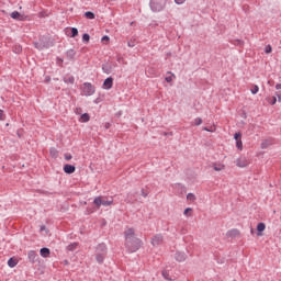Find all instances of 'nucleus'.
Masks as SVG:
<instances>
[{
  "label": "nucleus",
  "instance_id": "obj_1",
  "mask_svg": "<svg viewBox=\"0 0 281 281\" xmlns=\"http://www.w3.org/2000/svg\"><path fill=\"white\" fill-rule=\"evenodd\" d=\"M124 236H125V248L130 254H135V251H138L144 245L142 239L135 236V228H127L124 232Z\"/></svg>",
  "mask_w": 281,
  "mask_h": 281
},
{
  "label": "nucleus",
  "instance_id": "obj_2",
  "mask_svg": "<svg viewBox=\"0 0 281 281\" xmlns=\"http://www.w3.org/2000/svg\"><path fill=\"white\" fill-rule=\"evenodd\" d=\"M106 251H108V248H106V244L104 243L99 244L95 247V260L99 265H102V262H104V258H106Z\"/></svg>",
  "mask_w": 281,
  "mask_h": 281
},
{
  "label": "nucleus",
  "instance_id": "obj_3",
  "mask_svg": "<svg viewBox=\"0 0 281 281\" xmlns=\"http://www.w3.org/2000/svg\"><path fill=\"white\" fill-rule=\"evenodd\" d=\"M94 209H91L89 211V214H93L95 210H100V206L103 205V207H109V205H113V200H104L102 196H97L93 200Z\"/></svg>",
  "mask_w": 281,
  "mask_h": 281
},
{
  "label": "nucleus",
  "instance_id": "obj_4",
  "mask_svg": "<svg viewBox=\"0 0 281 281\" xmlns=\"http://www.w3.org/2000/svg\"><path fill=\"white\" fill-rule=\"evenodd\" d=\"M35 49H38L40 52L43 49H49L52 47V42H49V38L45 36H41L37 42L33 43Z\"/></svg>",
  "mask_w": 281,
  "mask_h": 281
},
{
  "label": "nucleus",
  "instance_id": "obj_5",
  "mask_svg": "<svg viewBox=\"0 0 281 281\" xmlns=\"http://www.w3.org/2000/svg\"><path fill=\"white\" fill-rule=\"evenodd\" d=\"M149 8L151 12H161L166 8L165 0H150Z\"/></svg>",
  "mask_w": 281,
  "mask_h": 281
},
{
  "label": "nucleus",
  "instance_id": "obj_6",
  "mask_svg": "<svg viewBox=\"0 0 281 281\" xmlns=\"http://www.w3.org/2000/svg\"><path fill=\"white\" fill-rule=\"evenodd\" d=\"M82 93L83 95H93V93H95V86L91 85V82H85L82 85Z\"/></svg>",
  "mask_w": 281,
  "mask_h": 281
},
{
  "label": "nucleus",
  "instance_id": "obj_7",
  "mask_svg": "<svg viewBox=\"0 0 281 281\" xmlns=\"http://www.w3.org/2000/svg\"><path fill=\"white\" fill-rule=\"evenodd\" d=\"M151 245L153 247H159V245H161V243H164V235L161 234H156L153 238H151Z\"/></svg>",
  "mask_w": 281,
  "mask_h": 281
},
{
  "label": "nucleus",
  "instance_id": "obj_8",
  "mask_svg": "<svg viewBox=\"0 0 281 281\" xmlns=\"http://www.w3.org/2000/svg\"><path fill=\"white\" fill-rule=\"evenodd\" d=\"M234 139L236 140V148L243 150V134L240 132L235 133Z\"/></svg>",
  "mask_w": 281,
  "mask_h": 281
},
{
  "label": "nucleus",
  "instance_id": "obj_9",
  "mask_svg": "<svg viewBox=\"0 0 281 281\" xmlns=\"http://www.w3.org/2000/svg\"><path fill=\"white\" fill-rule=\"evenodd\" d=\"M137 201V192H130L125 199V203H136Z\"/></svg>",
  "mask_w": 281,
  "mask_h": 281
},
{
  "label": "nucleus",
  "instance_id": "obj_10",
  "mask_svg": "<svg viewBox=\"0 0 281 281\" xmlns=\"http://www.w3.org/2000/svg\"><path fill=\"white\" fill-rule=\"evenodd\" d=\"M27 258H29L30 262H32V265H34L35 262L38 261V255L34 250H30L27 252Z\"/></svg>",
  "mask_w": 281,
  "mask_h": 281
},
{
  "label": "nucleus",
  "instance_id": "obj_11",
  "mask_svg": "<svg viewBox=\"0 0 281 281\" xmlns=\"http://www.w3.org/2000/svg\"><path fill=\"white\" fill-rule=\"evenodd\" d=\"M103 89H106L108 91H109V89H113V77H108L103 81Z\"/></svg>",
  "mask_w": 281,
  "mask_h": 281
},
{
  "label": "nucleus",
  "instance_id": "obj_12",
  "mask_svg": "<svg viewBox=\"0 0 281 281\" xmlns=\"http://www.w3.org/2000/svg\"><path fill=\"white\" fill-rule=\"evenodd\" d=\"M64 172L66 175H74V172H76V166L69 165V164L65 165L64 166Z\"/></svg>",
  "mask_w": 281,
  "mask_h": 281
},
{
  "label": "nucleus",
  "instance_id": "obj_13",
  "mask_svg": "<svg viewBox=\"0 0 281 281\" xmlns=\"http://www.w3.org/2000/svg\"><path fill=\"white\" fill-rule=\"evenodd\" d=\"M227 238H237V236H240V231L233 228L226 233Z\"/></svg>",
  "mask_w": 281,
  "mask_h": 281
},
{
  "label": "nucleus",
  "instance_id": "obj_14",
  "mask_svg": "<svg viewBox=\"0 0 281 281\" xmlns=\"http://www.w3.org/2000/svg\"><path fill=\"white\" fill-rule=\"evenodd\" d=\"M267 229V225L262 222L257 224V236H262V232Z\"/></svg>",
  "mask_w": 281,
  "mask_h": 281
},
{
  "label": "nucleus",
  "instance_id": "obj_15",
  "mask_svg": "<svg viewBox=\"0 0 281 281\" xmlns=\"http://www.w3.org/2000/svg\"><path fill=\"white\" fill-rule=\"evenodd\" d=\"M186 258H187V256L184 252L178 251L175 255V259L177 260V262H183V261H186Z\"/></svg>",
  "mask_w": 281,
  "mask_h": 281
},
{
  "label": "nucleus",
  "instance_id": "obj_16",
  "mask_svg": "<svg viewBox=\"0 0 281 281\" xmlns=\"http://www.w3.org/2000/svg\"><path fill=\"white\" fill-rule=\"evenodd\" d=\"M11 19H14L15 21H23V14H21L19 11H13L10 14Z\"/></svg>",
  "mask_w": 281,
  "mask_h": 281
},
{
  "label": "nucleus",
  "instance_id": "obj_17",
  "mask_svg": "<svg viewBox=\"0 0 281 281\" xmlns=\"http://www.w3.org/2000/svg\"><path fill=\"white\" fill-rule=\"evenodd\" d=\"M40 254L42 258H49V254H52V250H49V248L47 247H44V248H41Z\"/></svg>",
  "mask_w": 281,
  "mask_h": 281
},
{
  "label": "nucleus",
  "instance_id": "obj_18",
  "mask_svg": "<svg viewBox=\"0 0 281 281\" xmlns=\"http://www.w3.org/2000/svg\"><path fill=\"white\" fill-rule=\"evenodd\" d=\"M66 56L68 60H74V58H76V50L74 48L68 49Z\"/></svg>",
  "mask_w": 281,
  "mask_h": 281
},
{
  "label": "nucleus",
  "instance_id": "obj_19",
  "mask_svg": "<svg viewBox=\"0 0 281 281\" xmlns=\"http://www.w3.org/2000/svg\"><path fill=\"white\" fill-rule=\"evenodd\" d=\"M271 144H273V143L271 142V139H265V140L261 142L260 148H261L262 150H266V148H269V146H271Z\"/></svg>",
  "mask_w": 281,
  "mask_h": 281
},
{
  "label": "nucleus",
  "instance_id": "obj_20",
  "mask_svg": "<svg viewBox=\"0 0 281 281\" xmlns=\"http://www.w3.org/2000/svg\"><path fill=\"white\" fill-rule=\"evenodd\" d=\"M212 167H213V170H215L216 172H221V170H225V165H223V164H213L212 165Z\"/></svg>",
  "mask_w": 281,
  "mask_h": 281
},
{
  "label": "nucleus",
  "instance_id": "obj_21",
  "mask_svg": "<svg viewBox=\"0 0 281 281\" xmlns=\"http://www.w3.org/2000/svg\"><path fill=\"white\" fill-rule=\"evenodd\" d=\"M64 82L66 85H74L76 82V78L74 76L64 77Z\"/></svg>",
  "mask_w": 281,
  "mask_h": 281
},
{
  "label": "nucleus",
  "instance_id": "obj_22",
  "mask_svg": "<svg viewBox=\"0 0 281 281\" xmlns=\"http://www.w3.org/2000/svg\"><path fill=\"white\" fill-rule=\"evenodd\" d=\"M236 166H238V168H246L247 160H245V159H237L236 160Z\"/></svg>",
  "mask_w": 281,
  "mask_h": 281
},
{
  "label": "nucleus",
  "instance_id": "obj_23",
  "mask_svg": "<svg viewBox=\"0 0 281 281\" xmlns=\"http://www.w3.org/2000/svg\"><path fill=\"white\" fill-rule=\"evenodd\" d=\"M16 265H19V262L14 259V258H10L8 260V266L11 268V269H14V267H16Z\"/></svg>",
  "mask_w": 281,
  "mask_h": 281
},
{
  "label": "nucleus",
  "instance_id": "obj_24",
  "mask_svg": "<svg viewBox=\"0 0 281 281\" xmlns=\"http://www.w3.org/2000/svg\"><path fill=\"white\" fill-rule=\"evenodd\" d=\"M89 120H91V116H89V113H83L81 116H80V122H89Z\"/></svg>",
  "mask_w": 281,
  "mask_h": 281
},
{
  "label": "nucleus",
  "instance_id": "obj_25",
  "mask_svg": "<svg viewBox=\"0 0 281 281\" xmlns=\"http://www.w3.org/2000/svg\"><path fill=\"white\" fill-rule=\"evenodd\" d=\"M161 274L165 280L172 281V278H170V272L168 270H162Z\"/></svg>",
  "mask_w": 281,
  "mask_h": 281
},
{
  "label": "nucleus",
  "instance_id": "obj_26",
  "mask_svg": "<svg viewBox=\"0 0 281 281\" xmlns=\"http://www.w3.org/2000/svg\"><path fill=\"white\" fill-rule=\"evenodd\" d=\"M85 16H86V19L93 20V19H95V13H94V12H91V11H87V12L85 13Z\"/></svg>",
  "mask_w": 281,
  "mask_h": 281
},
{
  "label": "nucleus",
  "instance_id": "obj_27",
  "mask_svg": "<svg viewBox=\"0 0 281 281\" xmlns=\"http://www.w3.org/2000/svg\"><path fill=\"white\" fill-rule=\"evenodd\" d=\"M78 247V243H72L67 246L68 251H76V248Z\"/></svg>",
  "mask_w": 281,
  "mask_h": 281
},
{
  "label": "nucleus",
  "instance_id": "obj_28",
  "mask_svg": "<svg viewBox=\"0 0 281 281\" xmlns=\"http://www.w3.org/2000/svg\"><path fill=\"white\" fill-rule=\"evenodd\" d=\"M89 41H91V36L89 35V33H85L82 35V42L87 44L89 43Z\"/></svg>",
  "mask_w": 281,
  "mask_h": 281
},
{
  "label": "nucleus",
  "instance_id": "obj_29",
  "mask_svg": "<svg viewBox=\"0 0 281 281\" xmlns=\"http://www.w3.org/2000/svg\"><path fill=\"white\" fill-rule=\"evenodd\" d=\"M76 36H78V30L76 27H71L70 38H76Z\"/></svg>",
  "mask_w": 281,
  "mask_h": 281
},
{
  "label": "nucleus",
  "instance_id": "obj_30",
  "mask_svg": "<svg viewBox=\"0 0 281 281\" xmlns=\"http://www.w3.org/2000/svg\"><path fill=\"white\" fill-rule=\"evenodd\" d=\"M201 124H203V119L202 117H196L194 120V126H201Z\"/></svg>",
  "mask_w": 281,
  "mask_h": 281
},
{
  "label": "nucleus",
  "instance_id": "obj_31",
  "mask_svg": "<svg viewBox=\"0 0 281 281\" xmlns=\"http://www.w3.org/2000/svg\"><path fill=\"white\" fill-rule=\"evenodd\" d=\"M187 200L188 201H196V195H194L193 193H188L187 194Z\"/></svg>",
  "mask_w": 281,
  "mask_h": 281
},
{
  "label": "nucleus",
  "instance_id": "obj_32",
  "mask_svg": "<svg viewBox=\"0 0 281 281\" xmlns=\"http://www.w3.org/2000/svg\"><path fill=\"white\" fill-rule=\"evenodd\" d=\"M49 151L52 157H58V150H56V148L52 147Z\"/></svg>",
  "mask_w": 281,
  "mask_h": 281
},
{
  "label": "nucleus",
  "instance_id": "obj_33",
  "mask_svg": "<svg viewBox=\"0 0 281 281\" xmlns=\"http://www.w3.org/2000/svg\"><path fill=\"white\" fill-rule=\"evenodd\" d=\"M250 91H251L252 95H256V93H258V91H260V88L258 86H254Z\"/></svg>",
  "mask_w": 281,
  "mask_h": 281
},
{
  "label": "nucleus",
  "instance_id": "obj_34",
  "mask_svg": "<svg viewBox=\"0 0 281 281\" xmlns=\"http://www.w3.org/2000/svg\"><path fill=\"white\" fill-rule=\"evenodd\" d=\"M265 52L267 54H271V52H273V48L271 47V45H267L266 48H265Z\"/></svg>",
  "mask_w": 281,
  "mask_h": 281
},
{
  "label": "nucleus",
  "instance_id": "obj_35",
  "mask_svg": "<svg viewBox=\"0 0 281 281\" xmlns=\"http://www.w3.org/2000/svg\"><path fill=\"white\" fill-rule=\"evenodd\" d=\"M102 43L106 42L109 43V41H111V38L109 37V35H104L102 38H101Z\"/></svg>",
  "mask_w": 281,
  "mask_h": 281
},
{
  "label": "nucleus",
  "instance_id": "obj_36",
  "mask_svg": "<svg viewBox=\"0 0 281 281\" xmlns=\"http://www.w3.org/2000/svg\"><path fill=\"white\" fill-rule=\"evenodd\" d=\"M0 120H5V113L3 112V110H0Z\"/></svg>",
  "mask_w": 281,
  "mask_h": 281
},
{
  "label": "nucleus",
  "instance_id": "obj_37",
  "mask_svg": "<svg viewBox=\"0 0 281 281\" xmlns=\"http://www.w3.org/2000/svg\"><path fill=\"white\" fill-rule=\"evenodd\" d=\"M63 63H64L63 58L57 57V65H59V67H63Z\"/></svg>",
  "mask_w": 281,
  "mask_h": 281
},
{
  "label": "nucleus",
  "instance_id": "obj_38",
  "mask_svg": "<svg viewBox=\"0 0 281 281\" xmlns=\"http://www.w3.org/2000/svg\"><path fill=\"white\" fill-rule=\"evenodd\" d=\"M142 196H144V199H146V196H148V191L142 189Z\"/></svg>",
  "mask_w": 281,
  "mask_h": 281
},
{
  "label": "nucleus",
  "instance_id": "obj_39",
  "mask_svg": "<svg viewBox=\"0 0 281 281\" xmlns=\"http://www.w3.org/2000/svg\"><path fill=\"white\" fill-rule=\"evenodd\" d=\"M175 3H177V5H181L186 3V0H175Z\"/></svg>",
  "mask_w": 281,
  "mask_h": 281
},
{
  "label": "nucleus",
  "instance_id": "obj_40",
  "mask_svg": "<svg viewBox=\"0 0 281 281\" xmlns=\"http://www.w3.org/2000/svg\"><path fill=\"white\" fill-rule=\"evenodd\" d=\"M192 212V207H187L183 212L184 216H188V213Z\"/></svg>",
  "mask_w": 281,
  "mask_h": 281
},
{
  "label": "nucleus",
  "instance_id": "obj_41",
  "mask_svg": "<svg viewBox=\"0 0 281 281\" xmlns=\"http://www.w3.org/2000/svg\"><path fill=\"white\" fill-rule=\"evenodd\" d=\"M127 45H128L130 47H135V41L131 40V41L127 43Z\"/></svg>",
  "mask_w": 281,
  "mask_h": 281
},
{
  "label": "nucleus",
  "instance_id": "obj_42",
  "mask_svg": "<svg viewBox=\"0 0 281 281\" xmlns=\"http://www.w3.org/2000/svg\"><path fill=\"white\" fill-rule=\"evenodd\" d=\"M65 159H66V161H70V159H72V156L71 155H65Z\"/></svg>",
  "mask_w": 281,
  "mask_h": 281
},
{
  "label": "nucleus",
  "instance_id": "obj_43",
  "mask_svg": "<svg viewBox=\"0 0 281 281\" xmlns=\"http://www.w3.org/2000/svg\"><path fill=\"white\" fill-rule=\"evenodd\" d=\"M165 80L166 82H172V76L166 77Z\"/></svg>",
  "mask_w": 281,
  "mask_h": 281
},
{
  "label": "nucleus",
  "instance_id": "obj_44",
  "mask_svg": "<svg viewBox=\"0 0 281 281\" xmlns=\"http://www.w3.org/2000/svg\"><path fill=\"white\" fill-rule=\"evenodd\" d=\"M104 128H105V130L111 128V123H105V124H104Z\"/></svg>",
  "mask_w": 281,
  "mask_h": 281
},
{
  "label": "nucleus",
  "instance_id": "obj_45",
  "mask_svg": "<svg viewBox=\"0 0 281 281\" xmlns=\"http://www.w3.org/2000/svg\"><path fill=\"white\" fill-rule=\"evenodd\" d=\"M278 102V99L276 97L272 98L271 104H276Z\"/></svg>",
  "mask_w": 281,
  "mask_h": 281
},
{
  "label": "nucleus",
  "instance_id": "obj_46",
  "mask_svg": "<svg viewBox=\"0 0 281 281\" xmlns=\"http://www.w3.org/2000/svg\"><path fill=\"white\" fill-rule=\"evenodd\" d=\"M276 89H277V90H280V89H281V83H277V85H276Z\"/></svg>",
  "mask_w": 281,
  "mask_h": 281
},
{
  "label": "nucleus",
  "instance_id": "obj_47",
  "mask_svg": "<svg viewBox=\"0 0 281 281\" xmlns=\"http://www.w3.org/2000/svg\"><path fill=\"white\" fill-rule=\"evenodd\" d=\"M45 229H46L45 225H42L41 226V232H45Z\"/></svg>",
  "mask_w": 281,
  "mask_h": 281
},
{
  "label": "nucleus",
  "instance_id": "obj_48",
  "mask_svg": "<svg viewBox=\"0 0 281 281\" xmlns=\"http://www.w3.org/2000/svg\"><path fill=\"white\" fill-rule=\"evenodd\" d=\"M277 98H278L279 102H281V95L277 94Z\"/></svg>",
  "mask_w": 281,
  "mask_h": 281
},
{
  "label": "nucleus",
  "instance_id": "obj_49",
  "mask_svg": "<svg viewBox=\"0 0 281 281\" xmlns=\"http://www.w3.org/2000/svg\"><path fill=\"white\" fill-rule=\"evenodd\" d=\"M268 85H273V81L269 80V81H268Z\"/></svg>",
  "mask_w": 281,
  "mask_h": 281
},
{
  "label": "nucleus",
  "instance_id": "obj_50",
  "mask_svg": "<svg viewBox=\"0 0 281 281\" xmlns=\"http://www.w3.org/2000/svg\"><path fill=\"white\" fill-rule=\"evenodd\" d=\"M16 49H18V53L21 52V46H19Z\"/></svg>",
  "mask_w": 281,
  "mask_h": 281
},
{
  "label": "nucleus",
  "instance_id": "obj_51",
  "mask_svg": "<svg viewBox=\"0 0 281 281\" xmlns=\"http://www.w3.org/2000/svg\"><path fill=\"white\" fill-rule=\"evenodd\" d=\"M105 74H109L108 69L104 70Z\"/></svg>",
  "mask_w": 281,
  "mask_h": 281
},
{
  "label": "nucleus",
  "instance_id": "obj_52",
  "mask_svg": "<svg viewBox=\"0 0 281 281\" xmlns=\"http://www.w3.org/2000/svg\"><path fill=\"white\" fill-rule=\"evenodd\" d=\"M111 1H115V0H108V3L111 2Z\"/></svg>",
  "mask_w": 281,
  "mask_h": 281
},
{
  "label": "nucleus",
  "instance_id": "obj_53",
  "mask_svg": "<svg viewBox=\"0 0 281 281\" xmlns=\"http://www.w3.org/2000/svg\"><path fill=\"white\" fill-rule=\"evenodd\" d=\"M204 131H209L207 127H204Z\"/></svg>",
  "mask_w": 281,
  "mask_h": 281
},
{
  "label": "nucleus",
  "instance_id": "obj_54",
  "mask_svg": "<svg viewBox=\"0 0 281 281\" xmlns=\"http://www.w3.org/2000/svg\"><path fill=\"white\" fill-rule=\"evenodd\" d=\"M251 234H254V229H251Z\"/></svg>",
  "mask_w": 281,
  "mask_h": 281
}]
</instances>
